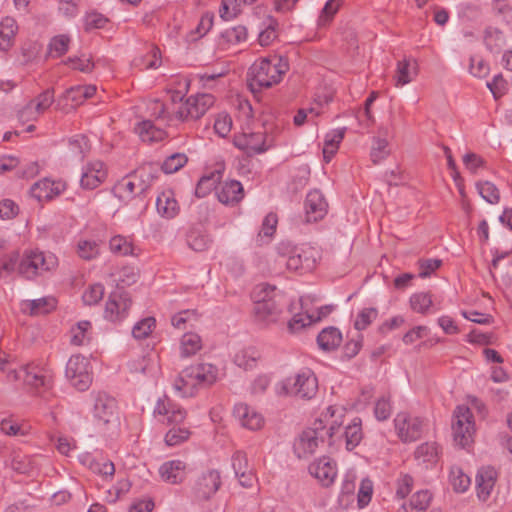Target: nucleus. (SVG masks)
<instances>
[{"mask_svg":"<svg viewBox=\"0 0 512 512\" xmlns=\"http://www.w3.org/2000/svg\"><path fill=\"white\" fill-rule=\"evenodd\" d=\"M53 371L43 362L32 361L8 370V381L20 382L26 390L41 395L53 386Z\"/></svg>","mask_w":512,"mask_h":512,"instance_id":"nucleus-1","label":"nucleus"},{"mask_svg":"<svg viewBox=\"0 0 512 512\" xmlns=\"http://www.w3.org/2000/svg\"><path fill=\"white\" fill-rule=\"evenodd\" d=\"M289 70L288 60L280 55H270L255 61L249 69L250 86L270 88L280 83Z\"/></svg>","mask_w":512,"mask_h":512,"instance_id":"nucleus-2","label":"nucleus"},{"mask_svg":"<svg viewBox=\"0 0 512 512\" xmlns=\"http://www.w3.org/2000/svg\"><path fill=\"white\" fill-rule=\"evenodd\" d=\"M276 251L280 257L286 259V266L292 271H311L319 258L318 250L308 244L295 246L283 241L277 244Z\"/></svg>","mask_w":512,"mask_h":512,"instance_id":"nucleus-3","label":"nucleus"},{"mask_svg":"<svg viewBox=\"0 0 512 512\" xmlns=\"http://www.w3.org/2000/svg\"><path fill=\"white\" fill-rule=\"evenodd\" d=\"M318 391V380L315 374L305 369L295 376L288 377L275 385L279 396H295L301 399H311Z\"/></svg>","mask_w":512,"mask_h":512,"instance_id":"nucleus-4","label":"nucleus"},{"mask_svg":"<svg viewBox=\"0 0 512 512\" xmlns=\"http://www.w3.org/2000/svg\"><path fill=\"white\" fill-rule=\"evenodd\" d=\"M476 432L474 416L465 405L455 408L452 422V435L455 444L461 448H468L474 441Z\"/></svg>","mask_w":512,"mask_h":512,"instance_id":"nucleus-5","label":"nucleus"},{"mask_svg":"<svg viewBox=\"0 0 512 512\" xmlns=\"http://www.w3.org/2000/svg\"><path fill=\"white\" fill-rule=\"evenodd\" d=\"M233 144L248 156L265 153L275 145V137L266 131L243 130L234 135Z\"/></svg>","mask_w":512,"mask_h":512,"instance_id":"nucleus-6","label":"nucleus"},{"mask_svg":"<svg viewBox=\"0 0 512 512\" xmlns=\"http://www.w3.org/2000/svg\"><path fill=\"white\" fill-rule=\"evenodd\" d=\"M57 265L58 259L53 253L30 250L23 255L18 271L24 277L32 279L44 272L55 269Z\"/></svg>","mask_w":512,"mask_h":512,"instance_id":"nucleus-7","label":"nucleus"},{"mask_svg":"<svg viewBox=\"0 0 512 512\" xmlns=\"http://www.w3.org/2000/svg\"><path fill=\"white\" fill-rule=\"evenodd\" d=\"M65 376L77 390L86 391L93 380L90 360L80 354L72 355L66 364Z\"/></svg>","mask_w":512,"mask_h":512,"instance_id":"nucleus-8","label":"nucleus"},{"mask_svg":"<svg viewBox=\"0 0 512 512\" xmlns=\"http://www.w3.org/2000/svg\"><path fill=\"white\" fill-rule=\"evenodd\" d=\"M90 413L96 426L104 427L117 421L116 400L104 392L91 394Z\"/></svg>","mask_w":512,"mask_h":512,"instance_id":"nucleus-9","label":"nucleus"},{"mask_svg":"<svg viewBox=\"0 0 512 512\" xmlns=\"http://www.w3.org/2000/svg\"><path fill=\"white\" fill-rule=\"evenodd\" d=\"M215 104V97L210 93H198L189 96L176 111L182 121H195L203 117Z\"/></svg>","mask_w":512,"mask_h":512,"instance_id":"nucleus-10","label":"nucleus"},{"mask_svg":"<svg viewBox=\"0 0 512 512\" xmlns=\"http://www.w3.org/2000/svg\"><path fill=\"white\" fill-rule=\"evenodd\" d=\"M346 417V409L341 405H331L321 413L318 428L329 437L330 444L338 440Z\"/></svg>","mask_w":512,"mask_h":512,"instance_id":"nucleus-11","label":"nucleus"},{"mask_svg":"<svg viewBox=\"0 0 512 512\" xmlns=\"http://www.w3.org/2000/svg\"><path fill=\"white\" fill-rule=\"evenodd\" d=\"M397 436L404 443L418 440L423 432V420L415 415L400 412L394 419Z\"/></svg>","mask_w":512,"mask_h":512,"instance_id":"nucleus-12","label":"nucleus"},{"mask_svg":"<svg viewBox=\"0 0 512 512\" xmlns=\"http://www.w3.org/2000/svg\"><path fill=\"white\" fill-rule=\"evenodd\" d=\"M153 416L159 423L178 425L186 418V412L179 405L164 396L157 400L153 409Z\"/></svg>","mask_w":512,"mask_h":512,"instance_id":"nucleus-13","label":"nucleus"},{"mask_svg":"<svg viewBox=\"0 0 512 512\" xmlns=\"http://www.w3.org/2000/svg\"><path fill=\"white\" fill-rule=\"evenodd\" d=\"M222 175L220 170L203 175L198 181L196 192H244L242 184L237 180L222 184Z\"/></svg>","mask_w":512,"mask_h":512,"instance_id":"nucleus-14","label":"nucleus"},{"mask_svg":"<svg viewBox=\"0 0 512 512\" xmlns=\"http://www.w3.org/2000/svg\"><path fill=\"white\" fill-rule=\"evenodd\" d=\"M233 413L241 427L247 430L258 431L265 425L263 414L247 403H237L234 406Z\"/></svg>","mask_w":512,"mask_h":512,"instance_id":"nucleus-15","label":"nucleus"},{"mask_svg":"<svg viewBox=\"0 0 512 512\" xmlns=\"http://www.w3.org/2000/svg\"><path fill=\"white\" fill-rule=\"evenodd\" d=\"M323 433L319 428L304 430L294 442V452L298 458H307L314 454L323 442Z\"/></svg>","mask_w":512,"mask_h":512,"instance_id":"nucleus-16","label":"nucleus"},{"mask_svg":"<svg viewBox=\"0 0 512 512\" xmlns=\"http://www.w3.org/2000/svg\"><path fill=\"white\" fill-rule=\"evenodd\" d=\"M197 391L217 382L220 370L211 363H197L187 367Z\"/></svg>","mask_w":512,"mask_h":512,"instance_id":"nucleus-17","label":"nucleus"},{"mask_svg":"<svg viewBox=\"0 0 512 512\" xmlns=\"http://www.w3.org/2000/svg\"><path fill=\"white\" fill-rule=\"evenodd\" d=\"M131 300L126 293L114 292L106 302L104 317L111 322H121L128 316Z\"/></svg>","mask_w":512,"mask_h":512,"instance_id":"nucleus-18","label":"nucleus"},{"mask_svg":"<svg viewBox=\"0 0 512 512\" xmlns=\"http://www.w3.org/2000/svg\"><path fill=\"white\" fill-rule=\"evenodd\" d=\"M107 167L100 160L88 162L82 169L80 184L83 189L94 190L106 179Z\"/></svg>","mask_w":512,"mask_h":512,"instance_id":"nucleus-19","label":"nucleus"},{"mask_svg":"<svg viewBox=\"0 0 512 512\" xmlns=\"http://www.w3.org/2000/svg\"><path fill=\"white\" fill-rule=\"evenodd\" d=\"M161 480L170 485H178L185 481L188 473L187 464L180 459L163 462L158 469Z\"/></svg>","mask_w":512,"mask_h":512,"instance_id":"nucleus-20","label":"nucleus"},{"mask_svg":"<svg viewBox=\"0 0 512 512\" xmlns=\"http://www.w3.org/2000/svg\"><path fill=\"white\" fill-rule=\"evenodd\" d=\"M392 137L391 129L386 125L377 128L376 135L372 137L370 158L374 164L386 159L390 154L389 138Z\"/></svg>","mask_w":512,"mask_h":512,"instance_id":"nucleus-21","label":"nucleus"},{"mask_svg":"<svg viewBox=\"0 0 512 512\" xmlns=\"http://www.w3.org/2000/svg\"><path fill=\"white\" fill-rule=\"evenodd\" d=\"M309 472L326 487L334 483L338 473L335 461L325 456L312 462L309 466Z\"/></svg>","mask_w":512,"mask_h":512,"instance_id":"nucleus-22","label":"nucleus"},{"mask_svg":"<svg viewBox=\"0 0 512 512\" xmlns=\"http://www.w3.org/2000/svg\"><path fill=\"white\" fill-rule=\"evenodd\" d=\"M221 485L220 473L217 470H208L203 473L196 481L195 493L201 499H209L219 489Z\"/></svg>","mask_w":512,"mask_h":512,"instance_id":"nucleus-23","label":"nucleus"},{"mask_svg":"<svg viewBox=\"0 0 512 512\" xmlns=\"http://www.w3.org/2000/svg\"><path fill=\"white\" fill-rule=\"evenodd\" d=\"M255 321L262 326H269L278 321L282 306L277 299L266 303H259L253 308Z\"/></svg>","mask_w":512,"mask_h":512,"instance_id":"nucleus-24","label":"nucleus"},{"mask_svg":"<svg viewBox=\"0 0 512 512\" xmlns=\"http://www.w3.org/2000/svg\"><path fill=\"white\" fill-rule=\"evenodd\" d=\"M497 479V472L493 467H482L478 470L476 475V490L477 497L481 501H486L495 485Z\"/></svg>","mask_w":512,"mask_h":512,"instance_id":"nucleus-25","label":"nucleus"},{"mask_svg":"<svg viewBox=\"0 0 512 512\" xmlns=\"http://www.w3.org/2000/svg\"><path fill=\"white\" fill-rule=\"evenodd\" d=\"M304 208L306 221L317 222L327 214L328 203L323 194H307Z\"/></svg>","mask_w":512,"mask_h":512,"instance_id":"nucleus-26","label":"nucleus"},{"mask_svg":"<svg viewBox=\"0 0 512 512\" xmlns=\"http://www.w3.org/2000/svg\"><path fill=\"white\" fill-rule=\"evenodd\" d=\"M56 307V300L53 297H42L33 300H23L20 303L22 313L30 316H38L51 312Z\"/></svg>","mask_w":512,"mask_h":512,"instance_id":"nucleus-27","label":"nucleus"},{"mask_svg":"<svg viewBox=\"0 0 512 512\" xmlns=\"http://www.w3.org/2000/svg\"><path fill=\"white\" fill-rule=\"evenodd\" d=\"M344 438L345 447L348 451L356 448L363 439L362 421L360 418H353L338 434V439Z\"/></svg>","mask_w":512,"mask_h":512,"instance_id":"nucleus-28","label":"nucleus"},{"mask_svg":"<svg viewBox=\"0 0 512 512\" xmlns=\"http://www.w3.org/2000/svg\"><path fill=\"white\" fill-rule=\"evenodd\" d=\"M409 307L412 312L420 315H429L436 312L431 293L425 291L411 294Z\"/></svg>","mask_w":512,"mask_h":512,"instance_id":"nucleus-29","label":"nucleus"},{"mask_svg":"<svg viewBox=\"0 0 512 512\" xmlns=\"http://www.w3.org/2000/svg\"><path fill=\"white\" fill-rule=\"evenodd\" d=\"M418 72V65L414 59L398 61L394 76L395 86L402 87L414 80Z\"/></svg>","mask_w":512,"mask_h":512,"instance_id":"nucleus-30","label":"nucleus"},{"mask_svg":"<svg viewBox=\"0 0 512 512\" xmlns=\"http://www.w3.org/2000/svg\"><path fill=\"white\" fill-rule=\"evenodd\" d=\"M172 387L174 393L181 398L193 397L198 393L187 367L175 377Z\"/></svg>","mask_w":512,"mask_h":512,"instance_id":"nucleus-31","label":"nucleus"},{"mask_svg":"<svg viewBox=\"0 0 512 512\" xmlns=\"http://www.w3.org/2000/svg\"><path fill=\"white\" fill-rule=\"evenodd\" d=\"M130 370L134 373H143L145 375H155L160 369L159 356L151 352L146 356L133 360L129 364Z\"/></svg>","mask_w":512,"mask_h":512,"instance_id":"nucleus-32","label":"nucleus"},{"mask_svg":"<svg viewBox=\"0 0 512 512\" xmlns=\"http://www.w3.org/2000/svg\"><path fill=\"white\" fill-rule=\"evenodd\" d=\"M156 209L160 216L172 219L178 215L180 205L175 194H158L156 198Z\"/></svg>","mask_w":512,"mask_h":512,"instance_id":"nucleus-33","label":"nucleus"},{"mask_svg":"<svg viewBox=\"0 0 512 512\" xmlns=\"http://www.w3.org/2000/svg\"><path fill=\"white\" fill-rule=\"evenodd\" d=\"M17 31L14 18L7 16L0 21V51H8L12 47Z\"/></svg>","mask_w":512,"mask_h":512,"instance_id":"nucleus-34","label":"nucleus"},{"mask_svg":"<svg viewBox=\"0 0 512 512\" xmlns=\"http://www.w3.org/2000/svg\"><path fill=\"white\" fill-rule=\"evenodd\" d=\"M136 132L143 142H160L166 138V131L150 120H144L136 127Z\"/></svg>","mask_w":512,"mask_h":512,"instance_id":"nucleus-35","label":"nucleus"},{"mask_svg":"<svg viewBox=\"0 0 512 512\" xmlns=\"http://www.w3.org/2000/svg\"><path fill=\"white\" fill-rule=\"evenodd\" d=\"M346 128H339L326 134L323 146V157L328 163L338 151L339 145L345 136Z\"/></svg>","mask_w":512,"mask_h":512,"instance_id":"nucleus-36","label":"nucleus"},{"mask_svg":"<svg viewBox=\"0 0 512 512\" xmlns=\"http://www.w3.org/2000/svg\"><path fill=\"white\" fill-rule=\"evenodd\" d=\"M342 342V334L335 327L324 328L317 337L319 347L324 351H332L339 347Z\"/></svg>","mask_w":512,"mask_h":512,"instance_id":"nucleus-37","label":"nucleus"},{"mask_svg":"<svg viewBox=\"0 0 512 512\" xmlns=\"http://www.w3.org/2000/svg\"><path fill=\"white\" fill-rule=\"evenodd\" d=\"M378 96V92L372 91L366 98L363 108L359 109L356 113L357 121L363 129H369L375 124V116L372 112V106Z\"/></svg>","mask_w":512,"mask_h":512,"instance_id":"nucleus-38","label":"nucleus"},{"mask_svg":"<svg viewBox=\"0 0 512 512\" xmlns=\"http://www.w3.org/2000/svg\"><path fill=\"white\" fill-rule=\"evenodd\" d=\"M109 247L112 253L120 256H138L140 249L124 236L116 235L110 239Z\"/></svg>","mask_w":512,"mask_h":512,"instance_id":"nucleus-39","label":"nucleus"},{"mask_svg":"<svg viewBox=\"0 0 512 512\" xmlns=\"http://www.w3.org/2000/svg\"><path fill=\"white\" fill-rule=\"evenodd\" d=\"M92 325L87 320L79 321L70 329V342L75 346H83L91 340Z\"/></svg>","mask_w":512,"mask_h":512,"instance_id":"nucleus-40","label":"nucleus"},{"mask_svg":"<svg viewBox=\"0 0 512 512\" xmlns=\"http://www.w3.org/2000/svg\"><path fill=\"white\" fill-rule=\"evenodd\" d=\"M146 175L144 170H139L132 175L124 177L120 182L115 186L116 190L119 191H128L133 192L134 190H138V192H146L148 186L140 181Z\"/></svg>","mask_w":512,"mask_h":512,"instance_id":"nucleus-41","label":"nucleus"},{"mask_svg":"<svg viewBox=\"0 0 512 512\" xmlns=\"http://www.w3.org/2000/svg\"><path fill=\"white\" fill-rule=\"evenodd\" d=\"M76 252L83 260H93L100 254V243L94 239L81 238L76 244Z\"/></svg>","mask_w":512,"mask_h":512,"instance_id":"nucleus-42","label":"nucleus"},{"mask_svg":"<svg viewBox=\"0 0 512 512\" xmlns=\"http://www.w3.org/2000/svg\"><path fill=\"white\" fill-rule=\"evenodd\" d=\"M247 28L243 25H238L225 29L221 33V45H237L247 40Z\"/></svg>","mask_w":512,"mask_h":512,"instance_id":"nucleus-43","label":"nucleus"},{"mask_svg":"<svg viewBox=\"0 0 512 512\" xmlns=\"http://www.w3.org/2000/svg\"><path fill=\"white\" fill-rule=\"evenodd\" d=\"M202 348L201 337L193 332L185 333L180 340V353L182 357L195 355Z\"/></svg>","mask_w":512,"mask_h":512,"instance_id":"nucleus-44","label":"nucleus"},{"mask_svg":"<svg viewBox=\"0 0 512 512\" xmlns=\"http://www.w3.org/2000/svg\"><path fill=\"white\" fill-rule=\"evenodd\" d=\"M187 243L192 250L203 252L209 248L211 239L205 231L192 229L187 236Z\"/></svg>","mask_w":512,"mask_h":512,"instance_id":"nucleus-45","label":"nucleus"},{"mask_svg":"<svg viewBox=\"0 0 512 512\" xmlns=\"http://www.w3.org/2000/svg\"><path fill=\"white\" fill-rule=\"evenodd\" d=\"M449 482L457 493H464L471 485V479L459 467H452L449 474Z\"/></svg>","mask_w":512,"mask_h":512,"instance_id":"nucleus-46","label":"nucleus"},{"mask_svg":"<svg viewBox=\"0 0 512 512\" xmlns=\"http://www.w3.org/2000/svg\"><path fill=\"white\" fill-rule=\"evenodd\" d=\"M278 224V217L275 213H268L263 219L258 238L262 243H268L274 236Z\"/></svg>","mask_w":512,"mask_h":512,"instance_id":"nucleus-47","label":"nucleus"},{"mask_svg":"<svg viewBox=\"0 0 512 512\" xmlns=\"http://www.w3.org/2000/svg\"><path fill=\"white\" fill-rule=\"evenodd\" d=\"M258 353L254 348H245L238 351L234 356V363L245 370L255 367L258 360Z\"/></svg>","mask_w":512,"mask_h":512,"instance_id":"nucleus-48","label":"nucleus"},{"mask_svg":"<svg viewBox=\"0 0 512 512\" xmlns=\"http://www.w3.org/2000/svg\"><path fill=\"white\" fill-rule=\"evenodd\" d=\"M484 43L491 52H498L505 45V37L500 30L489 27L485 30Z\"/></svg>","mask_w":512,"mask_h":512,"instance_id":"nucleus-49","label":"nucleus"},{"mask_svg":"<svg viewBox=\"0 0 512 512\" xmlns=\"http://www.w3.org/2000/svg\"><path fill=\"white\" fill-rule=\"evenodd\" d=\"M415 458L423 464H433L437 459V446L435 443H423L415 451Z\"/></svg>","mask_w":512,"mask_h":512,"instance_id":"nucleus-50","label":"nucleus"},{"mask_svg":"<svg viewBox=\"0 0 512 512\" xmlns=\"http://www.w3.org/2000/svg\"><path fill=\"white\" fill-rule=\"evenodd\" d=\"M319 319L320 316L314 313H310L308 311L299 312L292 317V319L289 321L288 326L292 332H296L306 326L311 325L313 322H316Z\"/></svg>","mask_w":512,"mask_h":512,"instance_id":"nucleus-51","label":"nucleus"},{"mask_svg":"<svg viewBox=\"0 0 512 512\" xmlns=\"http://www.w3.org/2000/svg\"><path fill=\"white\" fill-rule=\"evenodd\" d=\"M105 288L101 283L88 285L82 294V300L85 305L92 306L98 304L104 296Z\"/></svg>","mask_w":512,"mask_h":512,"instance_id":"nucleus-52","label":"nucleus"},{"mask_svg":"<svg viewBox=\"0 0 512 512\" xmlns=\"http://www.w3.org/2000/svg\"><path fill=\"white\" fill-rule=\"evenodd\" d=\"M67 189L68 185L62 179L52 180L50 178H44L35 182L32 186V191L40 190L41 192H64Z\"/></svg>","mask_w":512,"mask_h":512,"instance_id":"nucleus-53","label":"nucleus"},{"mask_svg":"<svg viewBox=\"0 0 512 512\" xmlns=\"http://www.w3.org/2000/svg\"><path fill=\"white\" fill-rule=\"evenodd\" d=\"M156 326V320L153 317H146L135 323L132 329V335L135 339L141 340L147 338Z\"/></svg>","mask_w":512,"mask_h":512,"instance_id":"nucleus-54","label":"nucleus"},{"mask_svg":"<svg viewBox=\"0 0 512 512\" xmlns=\"http://www.w3.org/2000/svg\"><path fill=\"white\" fill-rule=\"evenodd\" d=\"M187 161L188 158L184 153H174L163 161L161 168L164 173L173 174L184 167Z\"/></svg>","mask_w":512,"mask_h":512,"instance_id":"nucleus-55","label":"nucleus"},{"mask_svg":"<svg viewBox=\"0 0 512 512\" xmlns=\"http://www.w3.org/2000/svg\"><path fill=\"white\" fill-rule=\"evenodd\" d=\"M70 37L65 34L54 36L49 43V53L53 57H60L64 55L68 49L70 44Z\"/></svg>","mask_w":512,"mask_h":512,"instance_id":"nucleus-56","label":"nucleus"},{"mask_svg":"<svg viewBox=\"0 0 512 512\" xmlns=\"http://www.w3.org/2000/svg\"><path fill=\"white\" fill-rule=\"evenodd\" d=\"M252 299L254 301V305H258L260 302L266 303L268 301H273L276 299L275 288L268 284H259L253 289Z\"/></svg>","mask_w":512,"mask_h":512,"instance_id":"nucleus-57","label":"nucleus"},{"mask_svg":"<svg viewBox=\"0 0 512 512\" xmlns=\"http://www.w3.org/2000/svg\"><path fill=\"white\" fill-rule=\"evenodd\" d=\"M378 316L376 308L368 307L361 309L354 321V327L358 331L365 330Z\"/></svg>","mask_w":512,"mask_h":512,"instance_id":"nucleus-58","label":"nucleus"},{"mask_svg":"<svg viewBox=\"0 0 512 512\" xmlns=\"http://www.w3.org/2000/svg\"><path fill=\"white\" fill-rule=\"evenodd\" d=\"M165 435V443L168 446H177L181 443L187 441L190 437V431L184 427H176L177 425H173Z\"/></svg>","mask_w":512,"mask_h":512,"instance_id":"nucleus-59","label":"nucleus"},{"mask_svg":"<svg viewBox=\"0 0 512 512\" xmlns=\"http://www.w3.org/2000/svg\"><path fill=\"white\" fill-rule=\"evenodd\" d=\"M30 102L34 106L35 111L42 115L53 104L54 92L51 89H47L34 99L30 100Z\"/></svg>","mask_w":512,"mask_h":512,"instance_id":"nucleus-60","label":"nucleus"},{"mask_svg":"<svg viewBox=\"0 0 512 512\" xmlns=\"http://www.w3.org/2000/svg\"><path fill=\"white\" fill-rule=\"evenodd\" d=\"M342 4V0H328L318 18L319 26H326L334 17Z\"/></svg>","mask_w":512,"mask_h":512,"instance_id":"nucleus-61","label":"nucleus"},{"mask_svg":"<svg viewBox=\"0 0 512 512\" xmlns=\"http://www.w3.org/2000/svg\"><path fill=\"white\" fill-rule=\"evenodd\" d=\"M462 162L465 169L472 174H476L479 170L486 167V161L474 152H468L463 155Z\"/></svg>","mask_w":512,"mask_h":512,"instance_id":"nucleus-62","label":"nucleus"},{"mask_svg":"<svg viewBox=\"0 0 512 512\" xmlns=\"http://www.w3.org/2000/svg\"><path fill=\"white\" fill-rule=\"evenodd\" d=\"M213 20H214L213 14L208 13V12L204 13L201 16L195 31L191 32L190 40L195 41V40L203 37L204 35H206L213 26Z\"/></svg>","mask_w":512,"mask_h":512,"instance_id":"nucleus-63","label":"nucleus"},{"mask_svg":"<svg viewBox=\"0 0 512 512\" xmlns=\"http://www.w3.org/2000/svg\"><path fill=\"white\" fill-rule=\"evenodd\" d=\"M232 130V118L229 114L227 113H219L216 118H215V121H214V131L215 133L222 137V138H225L226 136L229 135V133L231 132Z\"/></svg>","mask_w":512,"mask_h":512,"instance_id":"nucleus-64","label":"nucleus"}]
</instances>
